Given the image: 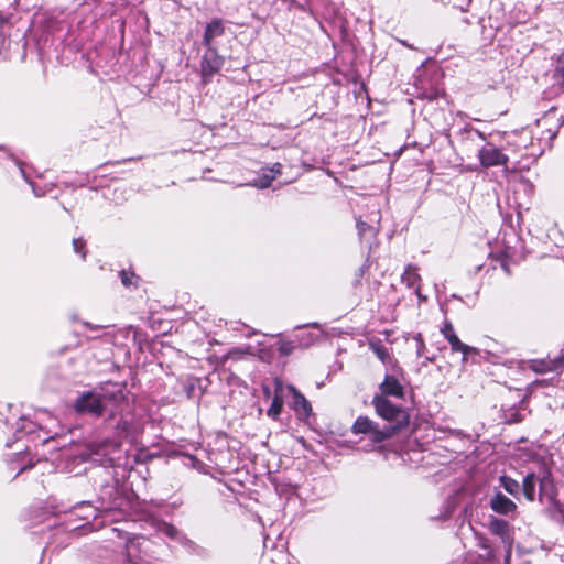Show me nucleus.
Returning a JSON list of instances; mask_svg holds the SVG:
<instances>
[{"label": "nucleus", "instance_id": "nucleus-1", "mask_svg": "<svg viewBox=\"0 0 564 564\" xmlns=\"http://www.w3.org/2000/svg\"><path fill=\"white\" fill-rule=\"evenodd\" d=\"M372 405L378 416L391 423L386 429H394V434L409 425V413L402 406L393 404L383 395H375Z\"/></svg>", "mask_w": 564, "mask_h": 564}, {"label": "nucleus", "instance_id": "nucleus-2", "mask_svg": "<svg viewBox=\"0 0 564 564\" xmlns=\"http://www.w3.org/2000/svg\"><path fill=\"white\" fill-rule=\"evenodd\" d=\"M351 432L355 435L367 434L373 443H381L394 435V429H380L378 423L364 415L356 419Z\"/></svg>", "mask_w": 564, "mask_h": 564}, {"label": "nucleus", "instance_id": "nucleus-3", "mask_svg": "<svg viewBox=\"0 0 564 564\" xmlns=\"http://www.w3.org/2000/svg\"><path fill=\"white\" fill-rule=\"evenodd\" d=\"M478 159H479L480 165L485 169L492 167V166L506 165L509 161V158L507 154H505L495 144L489 143V142L486 143L478 151Z\"/></svg>", "mask_w": 564, "mask_h": 564}, {"label": "nucleus", "instance_id": "nucleus-4", "mask_svg": "<svg viewBox=\"0 0 564 564\" xmlns=\"http://www.w3.org/2000/svg\"><path fill=\"white\" fill-rule=\"evenodd\" d=\"M488 528L494 535L501 539L509 555L513 544V531L510 524L503 519L491 517Z\"/></svg>", "mask_w": 564, "mask_h": 564}, {"label": "nucleus", "instance_id": "nucleus-5", "mask_svg": "<svg viewBox=\"0 0 564 564\" xmlns=\"http://www.w3.org/2000/svg\"><path fill=\"white\" fill-rule=\"evenodd\" d=\"M75 409L77 412H88L99 416L104 412L102 398L93 392H85L76 400Z\"/></svg>", "mask_w": 564, "mask_h": 564}, {"label": "nucleus", "instance_id": "nucleus-6", "mask_svg": "<svg viewBox=\"0 0 564 564\" xmlns=\"http://www.w3.org/2000/svg\"><path fill=\"white\" fill-rule=\"evenodd\" d=\"M206 54L203 56L202 61V72L203 75H213L219 72L223 67V59L217 54V52L212 48V46L207 47Z\"/></svg>", "mask_w": 564, "mask_h": 564}, {"label": "nucleus", "instance_id": "nucleus-7", "mask_svg": "<svg viewBox=\"0 0 564 564\" xmlns=\"http://www.w3.org/2000/svg\"><path fill=\"white\" fill-rule=\"evenodd\" d=\"M380 394L384 398L387 397H395V398H402L404 394V389L399 382V380L391 375H387L381 382L380 387Z\"/></svg>", "mask_w": 564, "mask_h": 564}, {"label": "nucleus", "instance_id": "nucleus-8", "mask_svg": "<svg viewBox=\"0 0 564 564\" xmlns=\"http://www.w3.org/2000/svg\"><path fill=\"white\" fill-rule=\"evenodd\" d=\"M490 507L495 512L500 514H509L517 509V505L501 492H497L491 498Z\"/></svg>", "mask_w": 564, "mask_h": 564}, {"label": "nucleus", "instance_id": "nucleus-9", "mask_svg": "<svg viewBox=\"0 0 564 564\" xmlns=\"http://www.w3.org/2000/svg\"><path fill=\"white\" fill-rule=\"evenodd\" d=\"M224 25L223 21L220 19H214L212 20L205 29L204 36H203V44L206 47L212 46V41L215 37H218L224 34Z\"/></svg>", "mask_w": 564, "mask_h": 564}, {"label": "nucleus", "instance_id": "nucleus-10", "mask_svg": "<svg viewBox=\"0 0 564 564\" xmlns=\"http://www.w3.org/2000/svg\"><path fill=\"white\" fill-rule=\"evenodd\" d=\"M159 531L163 533L165 536L172 540H176L185 546L194 545V542L192 540H189L186 535L182 534L180 530L171 523L163 522L159 527Z\"/></svg>", "mask_w": 564, "mask_h": 564}, {"label": "nucleus", "instance_id": "nucleus-11", "mask_svg": "<svg viewBox=\"0 0 564 564\" xmlns=\"http://www.w3.org/2000/svg\"><path fill=\"white\" fill-rule=\"evenodd\" d=\"M447 341L451 345L452 351L463 354V362H465L470 355H478L477 348L462 343L457 335H451V338H448Z\"/></svg>", "mask_w": 564, "mask_h": 564}, {"label": "nucleus", "instance_id": "nucleus-12", "mask_svg": "<svg viewBox=\"0 0 564 564\" xmlns=\"http://www.w3.org/2000/svg\"><path fill=\"white\" fill-rule=\"evenodd\" d=\"M291 390L293 392L294 410L297 412L299 415L308 417L312 413V406L308 400L295 388L291 387Z\"/></svg>", "mask_w": 564, "mask_h": 564}, {"label": "nucleus", "instance_id": "nucleus-13", "mask_svg": "<svg viewBox=\"0 0 564 564\" xmlns=\"http://www.w3.org/2000/svg\"><path fill=\"white\" fill-rule=\"evenodd\" d=\"M535 482L536 477L533 473L528 474L522 482V490L525 498L530 501H533L535 498Z\"/></svg>", "mask_w": 564, "mask_h": 564}, {"label": "nucleus", "instance_id": "nucleus-14", "mask_svg": "<svg viewBox=\"0 0 564 564\" xmlns=\"http://www.w3.org/2000/svg\"><path fill=\"white\" fill-rule=\"evenodd\" d=\"M369 347L378 357V359H380L384 364L388 362V360L390 359L389 350L380 343V340H371L369 343Z\"/></svg>", "mask_w": 564, "mask_h": 564}, {"label": "nucleus", "instance_id": "nucleus-15", "mask_svg": "<svg viewBox=\"0 0 564 564\" xmlns=\"http://www.w3.org/2000/svg\"><path fill=\"white\" fill-rule=\"evenodd\" d=\"M282 408H283L282 397L280 394L275 393L272 399L271 405L268 409V412H267L268 416H270L274 420L278 419L282 412Z\"/></svg>", "mask_w": 564, "mask_h": 564}, {"label": "nucleus", "instance_id": "nucleus-16", "mask_svg": "<svg viewBox=\"0 0 564 564\" xmlns=\"http://www.w3.org/2000/svg\"><path fill=\"white\" fill-rule=\"evenodd\" d=\"M553 77L555 82L564 88V53L560 55L556 67L554 69Z\"/></svg>", "mask_w": 564, "mask_h": 564}, {"label": "nucleus", "instance_id": "nucleus-17", "mask_svg": "<svg viewBox=\"0 0 564 564\" xmlns=\"http://www.w3.org/2000/svg\"><path fill=\"white\" fill-rule=\"evenodd\" d=\"M500 484L510 495H516L519 490V482L508 476H501Z\"/></svg>", "mask_w": 564, "mask_h": 564}, {"label": "nucleus", "instance_id": "nucleus-18", "mask_svg": "<svg viewBox=\"0 0 564 564\" xmlns=\"http://www.w3.org/2000/svg\"><path fill=\"white\" fill-rule=\"evenodd\" d=\"M420 280L421 276L417 272V268L413 265H409L402 274V282H417Z\"/></svg>", "mask_w": 564, "mask_h": 564}, {"label": "nucleus", "instance_id": "nucleus-19", "mask_svg": "<svg viewBox=\"0 0 564 564\" xmlns=\"http://www.w3.org/2000/svg\"><path fill=\"white\" fill-rule=\"evenodd\" d=\"M73 250L79 254L82 259L86 258V241L83 238L73 239Z\"/></svg>", "mask_w": 564, "mask_h": 564}, {"label": "nucleus", "instance_id": "nucleus-20", "mask_svg": "<svg viewBox=\"0 0 564 564\" xmlns=\"http://www.w3.org/2000/svg\"><path fill=\"white\" fill-rule=\"evenodd\" d=\"M274 180V175L264 174L254 182V186L259 188H267Z\"/></svg>", "mask_w": 564, "mask_h": 564}, {"label": "nucleus", "instance_id": "nucleus-21", "mask_svg": "<svg viewBox=\"0 0 564 564\" xmlns=\"http://www.w3.org/2000/svg\"><path fill=\"white\" fill-rule=\"evenodd\" d=\"M441 333L446 339L451 338V335H456L453 324L449 321L444 322Z\"/></svg>", "mask_w": 564, "mask_h": 564}, {"label": "nucleus", "instance_id": "nucleus-22", "mask_svg": "<svg viewBox=\"0 0 564 564\" xmlns=\"http://www.w3.org/2000/svg\"><path fill=\"white\" fill-rule=\"evenodd\" d=\"M293 350V346L291 343L289 341H285V343H281L280 344V347H279V351L282 354V355H289L291 354Z\"/></svg>", "mask_w": 564, "mask_h": 564}, {"label": "nucleus", "instance_id": "nucleus-23", "mask_svg": "<svg viewBox=\"0 0 564 564\" xmlns=\"http://www.w3.org/2000/svg\"><path fill=\"white\" fill-rule=\"evenodd\" d=\"M121 282H131L132 278H134V272L128 270L120 271Z\"/></svg>", "mask_w": 564, "mask_h": 564}, {"label": "nucleus", "instance_id": "nucleus-24", "mask_svg": "<svg viewBox=\"0 0 564 564\" xmlns=\"http://www.w3.org/2000/svg\"><path fill=\"white\" fill-rule=\"evenodd\" d=\"M357 229L360 236H364L367 230H372V228L367 223L361 220L357 221Z\"/></svg>", "mask_w": 564, "mask_h": 564}, {"label": "nucleus", "instance_id": "nucleus-25", "mask_svg": "<svg viewBox=\"0 0 564 564\" xmlns=\"http://www.w3.org/2000/svg\"><path fill=\"white\" fill-rule=\"evenodd\" d=\"M415 340L417 343V349H416V352L419 356H421L425 349V345H424V341H423V338L421 336V334H419L417 336H415Z\"/></svg>", "mask_w": 564, "mask_h": 564}, {"label": "nucleus", "instance_id": "nucleus-26", "mask_svg": "<svg viewBox=\"0 0 564 564\" xmlns=\"http://www.w3.org/2000/svg\"><path fill=\"white\" fill-rule=\"evenodd\" d=\"M281 167H282V166H281V164H280V163H275V164L273 165V167L271 169V173H272L271 175H274V176H275L276 174H280V173H281Z\"/></svg>", "mask_w": 564, "mask_h": 564}, {"label": "nucleus", "instance_id": "nucleus-27", "mask_svg": "<svg viewBox=\"0 0 564 564\" xmlns=\"http://www.w3.org/2000/svg\"><path fill=\"white\" fill-rule=\"evenodd\" d=\"M308 326L314 327V328H317V329H319V328H321V325H319L318 323H311V324H306V325H303V326H297L296 328H297V329H301V328H303V327H308Z\"/></svg>", "mask_w": 564, "mask_h": 564}, {"label": "nucleus", "instance_id": "nucleus-28", "mask_svg": "<svg viewBox=\"0 0 564 564\" xmlns=\"http://www.w3.org/2000/svg\"><path fill=\"white\" fill-rule=\"evenodd\" d=\"M550 482L551 481L547 477H544L543 479H541V482H540L541 489L545 488Z\"/></svg>", "mask_w": 564, "mask_h": 564}, {"label": "nucleus", "instance_id": "nucleus-29", "mask_svg": "<svg viewBox=\"0 0 564 564\" xmlns=\"http://www.w3.org/2000/svg\"><path fill=\"white\" fill-rule=\"evenodd\" d=\"M315 340V337L313 335H308V339H306L305 341H303L304 345H310L311 343H313Z\"/></svg>", "mask_w": 564, "mask_h": 564}, {"label": "nucleus", "instance_id": "nucleus-30", "mask_svg": "<svg viewBox=\"0 0 564 564\" xmlns=\"http://www.w3.org/2000/svg\"><path fill=\"white\" fill-rule=\"evenodd\" d=\"M32 188H33V193H34V195H35V196H42V195H44V193H43V192H40L35 186H32Z\"/></svg>", "mask_w": 564, "mask_h": 564}, {"label": "nucleus", "instance_id": "nucleus-31", "mask_svg": "<svg viewBox=\"0 0 564 564\" xmlns=\"http://www.w3.org/2000/svg\"><path fill=\"white\" fill-rule=\"evenodd\" d=\"M84 324H85V326H87V327H88V328H90V329H99V328H100L99 326H97V325H96V326H93V325H90L89 323H84Z\"/></svg>", "mask_w": 564, "mask_h": 564}, {"label": "nucleus", "instance_id": "nucleus-32", "mask_svg": "<svg viewBox=\"0 0 564 564\" xmlns=\"http://www.w3.org/2000/svg\"><path fill=\"white\" fill-rule=\"evenodd\" d=\"M399 42H400L402 45H404V46H406V47H409V48H413V46H412V45L408 44V42H405V41H403V40H399Z\"/></svg>", "mask_w": 564, "mask_h": 564}, {"label": "nucleus", "instance_id": "nucleus-33", "mask_svg": "<svg viewBox=\"0 0 564 564\" xmlns=\"http://www.w3.org/2000/svg\"><path fill=\"white\" fill-rule=\"evenodd\" d=\"M20 171H21V173H22L23 178H24L26 182H29V180H28V177H26V174H25V172L23 171V169H20Z\"/></svg>", "mask_w": 564, "mask_h": 564}, {"label": "nucleus", "instance_id": "nucleus-34", "mask_svg": "<svg viewBox=\"0 0 564 564\" xmlns=\"http://www.w3.org/2000/svg\"><path fill=\"white\" fill-rule=\"evenodd\" d=\"M476 133H477L481 139H485L484 133H481L480 131H476Z\"/></svg>", "mask_w": 564, "mask_h": 564}, {"label": "nucleus", "instance_id": "nucleus-35", "mask_svg": "<svg viewBox=\"0 0 564 564\" xmlns=\"http://www.w3.org/2000/svg\"><path fill=\"white\" fill-rule=\"evenodd\" d=\"M501 270H506V263L503 261H501Z\"/></svg>", "mask_w": 564, "mask_h": 564}, {"label": "nucleus", "instance_id": "nucleus-36", "mask_svg": "<svg viewBox=\"0 0 564 564\" xmlns=\"http://www.w3.org/2000/svg\"><path fill=\"white\" fill-rule=\"evenodd\" d=\"M482 546H484L485 549H489V546H488L486 543H484V544H482Z\"/></svg>", "mask_w": 564, "mask_h": 564}]
</instances>
